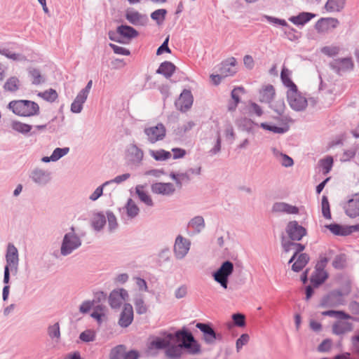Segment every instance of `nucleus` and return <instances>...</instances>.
I'll return each instance as SVG.
<instances>
[{
	"instance_id": "nucleus-52",
	"label": "nucleus",
	"mask_w": 359,
	"mask_h": 359,
	"mask_svg": "<svg viewBox=\"0 0 359 359\" xmlns=\"http://www.w3.org/2000/svg\"><path fill=\"white\" fill-rule=\"evenodd\" d=\"M135 309L138 314H144L147 311V307L142 299H136L135 302Z\"/></svg>"
},
{
	"instance_id": "nucleus-55",
	"label": "nucleus",
	"mask_w": 359,
	"mask_h": 359,
	"mask_svg": "<svg viewBox=\"0 0 359 359\" xmlns=\"http://www.w3.org/2000/svg\"><path fill=\"white\" fill-rule=\"evenodd\" d=\"M233 323L238 327H243L245 324V316L241 313H236L232 316Z\"/></svg>"
},
{
	"instance_id": "nucleus-27",
	"label": "nucleus",
	"mask_w": 359,
	"mask_h": 359,
	"mask_svg": "<svg viewBox=\"0 0 359 359\" xmlns=\"http://www.w3.org/2000/svg\"><path fill=\"white\" fill-rule=\"evenodd\" d=\"M117 33L123 38L130 40L131 39L135 38L138 35L137 31H136L132 27L128 25H121L117 28Z\"/></svg>"
},
{
	"instance_id": "nucleus-39",
	"label": "nucleus",
	"mask_w": 359,
	"mask_h": 359,
	"mask_svg": "<svg viewBox=\"0 0 359 359\" xmlns=\"http://www.w3.org/2000/svg\"><path fill=\"white\" fill-rule=\"evenodd\" d=\"M189 226L194 229L196 232H200L205 226L203 218L201 216L195 217L189 222Z\"/></svg>"
},
{
	"instance_id": "nucleus-54",
	"label": "nucleus",
	"mask_w": 359,
	"mask_h": 359,
	"mask_svg": "<svg viewBox=\"0 0 359 359\" xmlns=\"http://www.w3.org/2000/svg\"><path fill=\"white\" fill-rule=\"evenodd\" d=\"M325 227L328 229L332 233H333L335 235H343L344 234V229L339 224H332L325 225Z\"/></svg>"
},
{
	"instance_id": "nucleus-8",
	"label": "nucleus",
	"mask_w": 359,
	"mask_h": 359,
	"mask_svg": "<svg viewBox=\"0 0 359 359\" xmlns=\"http://www.w3.org/2000/svg\"><path fill=\"white\" fill-rule=\"evenodd\" d=\"M279 116L276 118V123H262L260 127L264 130L271 131L274 133H283L287 131V116L283 115L280 111Z\"/></svg>"
},
{
	"instance_id": "nucleus-44",
	"label": "nucleus",
	"mask_w": 359,
	"mask_h": 359,
	"mask_svg": "<svg viewBox=\"0 0 359 359\" xmlns=\"http://www.w3.org/2000/svg\"><path fill=\"white\" fill-rule=\"evenodd\" d=\"M333 159L330 156H327L320 161V166L324 174H327L332 169Z\"/></svg>"
},
{
	"instance_id": "nucleus-28",
	"label": "nucleus",
	"mask_w": 359,
	"mask_h": 359,
	"mask_svg": "<svg viewBox=\"0 0 359 359\" xmlns=\"http://www.w3.org/2000/svg\"><path fill=\"white\" fill-rule=\"evenodd\" d=\"M314 17L315 15L311 13L303 12L297 16L290 17L289 20L296 25H304Z\"/></svg>"
},
{
	"instance_id": "nucleus-45",
	"label": "nucleus",
	"mask_w": 359,
	"mask_h": 359,
	"mask_svg": "<svg viewBox=\"0 0 359 359\" xmlns=\"http://www.w3.org/2000/svg\"><path fill=\"white\" fill-rule=\"evenodd\" d=\"M32 179L37 183H45L48 181V175L42 170H35L32 173Z\"/></svg>"
},
{
	"instance_id": "nucleus-48",
	"label": "nucleus",
	"mask_w": 359,
	"mask_h": 359,
	"mask_svg": "<svg viewBox=\"0 0 359 359\" xmlns=\"http://www.w3.org/2000/svg\"><path fill=\"white\" fill-rule=\"evenodd\" d=\"M39 95L48 102H54L58 96L57 92L53 89H49L40 93Z\"/></svg>"
},
{
	"instance_id": "nucleus-16",
	"label": "nucleus",
	"mask_w": 359,
	"mask_h": 359,
	"mask_svg": "<svg viewBox=\"0 0 359 359\" xmlns=\"http://www.w3.org/2000/svg\"><path fill=\"white\" fill-rule=\"evenodd\" d=\"M192 103L193 97L191 92L189 90H184L175 102V105L179 110L185 111L191 107Z\"/></svg>"
},
{
	"instance_id": "nucleus-64",
	"label": "nucleus",
	"mask_w": 359,
	"mask_h": 359,
	"mask_svg": "<svg viewBox=\"0 0 359 359\" xmlns=\"http://www.w3.org/2000/svg\"><path fill=\"white\" fill-rule=\"evenodd\" d=\"M165 11L162 9L155 11L151 13V18L156 20H161L164 18Z\"/></svg>"
},
{
	"instance_id": "nucleus-15",
	"label": "nucleus",
	"mask_w": 359,
	"mask_h": 359,
	"mask_svg": "<svg viewBox=\"0 0 359 359\" xmlns=\"http://www.w3.org/2000/svg\"><path fill=\"white\" fill-rule=\"evenodd\" d=\"M286 231L289 237L293 241H300L306 233V229L299 225L296 221L289 222Z\"/></svg>"
},
{
	"instance_id": "nucleus-35",
	"label": "nucleus",
	"mask_w": 359,
	"mask_h": 359,
	"mask_svg": "<svg viewBox=\"0 0 359 359\" xmlns=\"http://www.w3.org/2000/svg\"><path fill=\"white\" fill-rule=\"evenodd\" d=\"M149 154L156 161H165L171 158V153L163 149L150 150Z\"/></svg>"
},
{
	"instance_id": "nucleus-17",
	"label": "nucleus",
	"mask_w": 359,
	"mask_h": 359,
	"mask_svg": "<svg viewBox=\"0 0 359 359\" xmlns=\"http://www.w3.org/2000/svg\"><path fill=\"white\" fill-rule=\"evenodd\" d=\"M346 215L350 217L359 216V194H356L348 200L344 206Z\"/></svg>"
},
{
	"instance_id": "nucleus-43",
	"label": "nucleus",
	"mask_w": 359,
	"mask_h": 359,
	"mask_svg": "<svg viewBox=\"0 0 359 359\" xmlns=\"http://www.w3.org/2000/svg\"><path fill=\"white\" fill-rule=\"evenodd\" d=\"M321 208H322V213L325 218L327 219H331V212H330V203L327 199V197L325 196H323L322 197V202H321Z\"/></svg>"
},
{
	"instance_id": "nucleus-60",
	"label": "nucleus",
	"mask_w": 359,
	"mask_h": 359,
	"mask_svg": "<svg viewBox=\"0 0 359 359\" xmlns=\"http://www.w3.org/2000/svg\"><path fill=\"white\" fill-rule=\"evenodd\" d=\"M332 346V341L329 339L324 340L319 346L318 351L321 352L328 351Z\"/></svg>"
},
{
	"instance_id": "nucleus-46",
	"label": "nucleus",
	"mask_w": 359,
	"mask_h": 359,
	"mask_svg": "<svg viewBox=\"0 0 359 359\" xmlns=\"http://www.w3.org/2000/svg\"><path fill=\"white\" fill-rule=\"evenodd\" d=\"M125 348L122 345H119L111 349L109 354V359H122Z\"/></svg>"
},
{
	"instance_id": "nucleus-20",
	"label": "nucleus",
	"mask_w": 359,
	"mask_h": 359,
	"mask_svg": "<svg viewBox=\"0 0 359 359\" xmlns=\"http://www.w3.org/2000/svg\"><path fill=\"white\" fill-rule=\"evenodd\" d=\"M203 332V339L207 344H212L216 340V333L208 324L198 323L196 325Z\"/></svg>"
},
{
	"instance_id": "nucleus-14",
	"label": "nucleus",
	"mask_w": 359,
	"mask_h": 359,
	"mask_svg": "<svg viewBox=\"0 0 359 359\" xmlns=\"http://www.w3.org/2000/svg\"><path fill=\"white\" fill-rule=\"evenodd\" d=\"M326 262L327 259H324L316 265V270L311 278V282L315 287L322 284L327 278V272L323 269Z\"/></svg>"
},
{
	"instance_id": "nucleus-57",
	"label": "nucleus",
	"mask_w": 359,
	"mask_h": 359,
	"mask_svg": "<svg viewBox=\"0 0 359 359\" xmlns=\"http://www.w3.org/2000/svg\"><path fill=\"white\" fill-rule=\"evenodd\" d=\"M104 316V309L101 306L97 307L96 310L91 313V316L96 319L98 323L102 321V316Z\"/></svg>"
},
{
	"instance_id": "nucleus-22",
	"label": "nucleus",
	"mask_w": 359,
	"mask_h": 359,
	"mask_svg": "<svg viewBox=\"0 0 359 359\" xmlns=\"http://www.w3.org/2000/svg\"><path fill=\"white\" fill-rule=\"evenodd\" d=\"M6 258L7 262L6 266H8V268H17L18 253L17 248L13 244H8Z\"/></svg>"
},
{
	"instance_id": "nucleus-30",
	"label": "nucleus",
	"mask_w": 359,
	"mask_h": 359,
	"mask_svg": "<svg viewBox=\"0 0 359 359\" xmlns=\"http://www.w3.org/2000/svg\"><path fill=\"white\" fill-rule=\"evenodd\" d=\"M87 97H88L79 92L74 102L72 103L71 111L74 113L81 112L83 109V104L87 100Z\"/></svg>"
},
{
	"instance_id": "nucleus-41",
	"label": "nucleus",
	"mask_w": 359,
	"mask_h": 359,
	"mask_svg": "<svg viewBox=\"0 0 359 359\" xmlns=\"http://www.w3.org/2000/svg\"><path fill=\"white\" fill-rule=\"evenodd\" d=\"M344 7V1H327L325 6L328 12H337Z\"/></svg>"
},
{
	"instance_id": "nucleus-32",
	"label": "nucleus",
	"mask_w": 359,
	"mask_h": 359,
	"mask_svg": "<svg viewBox=\"0 0 359 359\" xmlns=\"http://www.w3.org/2000/svg\"><path fill=\"white\" fill-rule=\"evenodd\" d=\"M174 339L175 337L172 334H167L163 338H156L151 344L157 348H163L168 346Z\"/></svg>"
},
{
	"instance_id": "nucleus-9",
	"label": "nucleus",
	"mask_w": 359,
	"mask_h": 359,
	"mask_svg": "<svg viewBox=\"0 0 359 359\" xmlns=\"http://www.w3.org/2000/svg\"><path fill=\"white\" fill-rule=\"evenodd\" d=\"M81 244L80 239L74 233L66 234L61 247L62 255H67L70 254L74 250L79 248Z\"/></svg>"
},
{
	"instance_id": "nucleus-2",
	"label": "nucleus",
	"mask_w": 359,
	"mask_h": 359,
	"mask_svg": "<svg viewBox=\"0 0 359 359\" xmlns=\"http://www.w3.org/2000/svg\"><path fill=\"white\" fill-rule=\"evenodd\" d=\"M8 108L14 114L19 116L29 117L39 114V106L31 100H12L8 103Z\"/></svg>"
},
{
	"instance_id": "nucleus-50",
	"label": "nucleus",
	"mask_w": 359,
	"mask_h": 359,
	"mask_svg": "<svg viewBox=\"0 0 359 359\" xmlns=\"http://www.w3.org/2000/svg\"><path fill=\"white\" fill-rule=\"evenodd\" d=\"M339 51V48L338 46H325L322 48L321 52L328 56H334L338 54Z\"/></svg>"
},
{
	"instance_id": "nucleus-4",
	"label": "nucleus",
	"mask_w": 359,
	"mask_h": 359,
	"mask_svg": "<svg viewBox=\"0 0 359 359\" xmlns=\"http://www.w3.org/2000/svg\"><path fill=\"white\" fill-rule=\"evenodd\" d=\"M287 98L289 105L295 111H302L308 105L306 98L298 90L297 86L287 90Z\"/></svg>"
},
{
	"instance_id": "nucleus-47",
	"label": "nucleus",
	"mask_w": 359,
	"mask_h": 359,
	"mask_svg": "<svg viewBox=\"0 0 359 359\" xmlns=\"http://www.w3.org/2000/svg\"><path fill=\"white\" fill-rule=\"evenodd\" d=\"M126 210L128 215L131 217L136 216L139 212L138 207L132 199L128 201Z\"/></svg>"
},
{
	"instance_id": "nucleus-61",
	"label": "nucleus",
	"mask_w": 359,
	"mask_h": 359,
	"mask_svg": "<svg viewBox=\"0 0 359 359\" xmlns=\"http://www.w3.org/2000/svg\"><path fill=\"white\" fill-rule=\"evenodd\" d=\"M243 63L246 68L252 69L254 67L255 62L252 57L250 55H246L243 57Z\"/></svg>"
},
{
	"instance_id": "nucleus-10",
	"label": "nucleus",
	"mask_w": 359,
	"mask_h": 359,
	"mask_svg": "<svg viewBox=\"0 0 359 359\" xmlns=\"http://www.w3.org/2000/svg\"><path fill=\"white\" fill-rule=\"evenodd\" d=\"M191 246L189 240L179 235L175 242L174 254L177 259L184 258L188 253Z\"/></svg>"
},
{
	"instance_id": "nucleus-38",
	"label": "nucleus",
	"mask_w": 359,
	"mask_h": 359,
	"mask_svg": "<svg viewBox=\"0 0 359 359\" xmlns=\"http://www.w3.org/2000/svg\"><path fill=\"white\" fill-rule=\"evenodd\" d=\"M244 92H245V90L243 87L235 88L231 91V97L233 100V103L229 105V110L233 111L236 108L238 104L240 102L239 94L243 93Z\"/></svg>"
},
{
	"instance_id": "nucleus-18",
	"label": "nucleus",
	"mask_w": 359,
	"mask_h": 359,
	"mask_svg": "<svg viewBox=\"0 0 359 359\" xmlns=\"http://www.w3.org/2000/svg\"><path fill=\"white\" fill-rule=\"evenodd\" d=\"M133 320V309L130 304H126L121 313L118 324L123 327L129 326Z\"/></svg>"
},
{
	"instance_id": "nucleus-51",
	"label": "nucleus",
	"mask_w": 359,
	"mask_h": 359,
	"mask_svg": "<svg viewBox=\"0 0 359 359\" xmlns=\"http://www.w3.org/2000/svg\"><path fill=\"white\" fill-rule=\"evenodd\" d=\"M110 182H105L103 183L101 186L98 187L95 191L90 196V199L91 201H96L97 198H99L103 193V188L109 184Z\"/></svg>"
},
{
	"instance_id": "nucleus-63",
	"label": "nucleus",
	"mask_w": 359,
	"mask_h": 359,
	"mask_svg": "<svg viewBox=\"0 0 359 359\" xmlns=\"http://www.w3.org/2000/svg\"><path fill=\"white\" fill-rule=\"evenodd\" d=\"M168 37L164 41L163 44L157 49L156 54L157 55H161L163 53H170V49L169 48L168 46Z\"/></svg>"
},
{
	"instance_id": "nucleus-24",
	"label": "nucleus",
	"mask_w": 359,
	"mask_h": 359,
	"mask_svg": "<svg viewBox=\"0 0 359 359\" xmlns=\"http://www.w3.org/2000/svg\"><path fill=\"white\" fill-rule=\"evenodd\" d=\"M272 210L275 212L286 214H297L299 212L298 208L283 202L276 203L273 205Z\"/></svg>"
},
{
	"instance_id": "nucleus-19",
	"label": "nucleus",
	"mask_w": 359,
	"mask_h": 359,
	"mask_svg": "<svg viewBox=\"0 0 359 359\" xmlns=\"http://www.w3.org/2000/svg\"><path fill=\"white\" fill-rule=\"evenodd\" d=\"M126 18L130 23L135 26L144 25L148 20L146 15L133 10H128L126 11Z\"/></svg>"
},
{
	"instance_id": "nucleus-23",
	"label": "nucleus",
	"mask_w": 359,
	"mask_h": 359,
	"mask_svg": "<svg viewBox=\"0 0 359 359\" xmlns=\"http://www.w3.org/2000/svg\"><path fill=\"white\" fill-rule=\"evenodd\" d=\"M276 95L274 87L268 84L262 87L259 92V100L262 102L269 103L271 102Z\"/></svg>"
},
{
	"instance_id": "nucleus-42",
	"label": "nucleus",
	"mask_w": 359,
	"mask_h": 359,
	"mask_svg": "<svg viewBox=\"0 0 359 359\" xmlns=\"http://www.w3.org/2000/svg\"><path fill=\"white\" fill-rule=\"evenodd\" d=\"M336 65L339 70L345 71L351 69L353 67L352 60L350 58H343L336 60Z\"/></svg>"
},
{
	"instance_id": "nucleus-3",
	"label": "nucleus",
	"mask_w": 359,
	"mask_h": 359,
	"mask_svg": "<svg viewBox=\"0 0 359 359\" xmlns=\"http://www.w3.org/2000/svg\"><path fill=\"white\" fill-rule=\"evenodd\" d=\"M322 316H334L337 320L332 325V332L337 335L344 334L352 330V324L348 321L351 316L341 311L329 310L321 313Z\"/></svg>"
},
{
	"instance_id": "nucleus-13",
	"label": "nucleus",
	"mask_w": 359,
	"mask_h": 359,
	"mask_svg": "<svg viewBox=\"0 0 359 359\" xmlns=\"http://www.w3.org/2000/svg\"><path fill=\"white\" fill-rule=\"evenodd\" d=\"M128 298V292L123 288L113 290L109 297L110 306L114 309H118Z\"/></svg>"
},
{
	"instance_id": "nucleus-37",
	"label": "nucleus",
	"mask_w": 359,
	"mask_h": 359,
	"mask_svg": "<svg viewBox=\"0 0 359 359\" xmlns=\"http://www.w3.org/2000/svg\"><path fill=\"white\" fill-rule=\"evenodd\" d=\"M273 152L283 166L289 167L293 165V160L290 156L280 153L276 149H273Z\"/></svg>"
},
{
	"instance_id": "nucleus-56",
	"label": "nucleus",
	"mask_w": 359,
	"mask_h": 359,
	"mask_svg": "<svg viewBox=\"0 0 359 359\" xmlns=\"http://www.w3.org/2000/svg\"><path fill=\"white\" fill-rule=\"evenodd\" d=\"M110 46L113 49L114 52L116 54L123 55H129L130 54V50L123 47L118 46L117 45L112 44V43H110Z\"/></svg>"
},
{
	"instance_id": "nucleus-36",
	"label": "nucleus",
	"mask_w": 359,
	"mask_h": 359,
	"mask_svg": "<svg viewBox=\"0 0 359 359\" xmlns=\"http://www.w3.org/2000/svg\"><path fill=\"white\" fill-rule=\"evenodd\" d=\"M79 339L85 343L94 341L96 339L95 330L91 329L86 330L80 334Z\"/></svg>"
},
{
	"instance_id": "nucleus-21",
	"label": "nucleus",
	"mask_w": 359,
	"mask_h": 359,
	"mask_svg": "<svg viewBox=\"0 0 359 359\" xmlns=\"http://www.w3.org/2000/svg\"><path fill=\"white\" fill-rule=\"evenodd\" d=\"M151 191L157 194L170 195L174 193L175 189L172 183L158 182L152 184Z\"/></svg>"
},
{
	"instance_id": "nucleus-26",
	"label": "nucleus",
	"mask_w": 359,
	"mask_h": 359,
	"mask_svg": "<svg viewBox=\"0 0 359 359\" xmlns=\"http://www.w3.org/2000/svg\"><path fill=\"white\" fill-rule=\"evenodd\" d=\"M20 86L21 83L20 79L17 76H13L6 81L3 88L5 91L13 93L17 92Z\"/></svg>"
},
{
	"instance_id": "nucleus-12",
	"label": "nucleus",
	"mask_w": 359,
	"mask_h": 359,
	"mask_svg": "<svg viewBox=\"0 0 359 359\" xmlns=\"http://www.w3.org/2000/svg\"><path fill=\"white\" fill-rule=\"evenodd\" d=\"M339 25V22L336 18H323L316 22L315 29L318 33H327L337 28Z\"/></svg>"
},
{
	"instance_id": "nucleus-5",
	"label": "nucleus",
	"mask_w": 359,
	"mask_h": 359,
	"mask_svg": "<svg viewBox=\"0 0 359 359\" xmlns=\"http://www.w3.org/2000/svg\"><path fill=\"white\" fill-rule=\"evenodd\" d=\"M174 337L182 342L179 344L182 346V348H187L192 354L198 353L200 351V346L194 339L191 333L187 331H180L176 332Z\"/></svg>"
},
{
	"instance_id": "nucleus-11",
	"label": "nucleus",
	"mask_w": 359,
	"mask_h": 359,
	"mask_svg": "<svg viewBox=\"0 0 359 359\" xmlns=\"http://www.w3.org/2000/svg\"><path fill=\"white\" fill-rule=\"evenodd\" d=\"M144 133L147 136L148 140L154 144L164 138L165 136V128L162 123H159L156 126L145 128Z\"/></svg>"
},
{
	"instance_id": "nucleus-7",
	"label": "nucleus",
	"mask_w": 359,
	"mask_h": 359,
	"mask_svg": "<svg viewBox=\"0 0 359 359\" xmlns=\"http://www.w3.org/2000/svg\"><path fill=\"white\" fill-rule=\"evenodd\" d=\"M345 302L344 294L339 290H334L321 299L320 306L323 308H335L344 305Z\"/></svg>"
},
{
	"instance_id": "nucleus-1",
	"label": "nucleus",
	"mask_w": 359,
	"mask_h": 359,
	"mask_svg": "<svg viewBox=\"0 0 359 359\" xmlns=\"http://www.w3.org/2000/svg\"><path fill=\"white\" fill-rule=\"evenodd\" d=\"M283 246L285 252H294L293 256L289 261L290 263L294 262L292 265V269L296 272L301 271L307 264L309 260V257L307 254L301 253L305 248L304 245L300 243L287 241L283 243Z\"/></svg>"
},
{
	"instance_id": "nucleus-53",
	"label": "nucleus",
	"mask_w": 359,
	"mask_h": 359,
	"mask_svg": "<svg viewBox=\"0 0 359 359\" xmlns=\"http://www.w3.org/2000/svg\"><path fill=\"white\" fill-rule=\"evenodd\" d=\"M13 128L21 133H28L31 130L32 128L29 125L22 123L20 122H16L13 123Z\"/></svg>"
},
{
	"instance_id": "nucleus-31",
	"label": "nucleus",
	"mask_w": 359,
	"mask_h": 359,
	"mask_svg": "<svg viewBox=\"0 0 359 359\" xmlns=\"http://www.w3.org/2000/svg\"><path fill=\"white\" fill-rule=\"evenodd\" d=\"M290 76L291 72L285 67H283L280 73V79L284 86L287 88V90H290L297 86L292 81Z\"/></svg>"
},
{
	"instance_id": "nucleus-25",
	"label": "nucleus",
	"mask_w": 359,
	"mask_h": 359,
	"mask_svg": "<svg viewBox=\"0 0 359 359\" xmlns=\"http://www.w3.org/2000/svg\"><path fill=\"white\" fill-rule=\"evenodd\" d=\"M128 159L133 163H140L143 158L144 153L135 144H131L127 150Z\"/></svg>"
},
{
	"instance_id": "nucleus-59",
	"label": "nucleus",
	"mask_w": 359,
	"mask_h": 359,
	"mask_svg": "<svg viewBox=\"0 0 359 359\" xmlns=\"http://www.w3.org/2000/svg\"><path fill=\"white\" fill-rule=\"evenodd\" d=\"M170 177L173 179L179 187H181L182 182L184 180H188L189 177L185 174L175 175L171 174Z\"/></svg>"
},
{
	"instance_id": "nucleus-49",
	"label": "nucleus",
	"mask_w": 359,
	"mask_h": 359,
	"mask_svg": "<svg viewBox=\"0 0 359 359\" xmlns=\"http://www.w3.org/2000/svg\"><path fill=\"white\" fill-rule=\"evenodd\" d=\"M48 334L50 338L52 339H58L60 337V325L58 323H55L54 325L50 326L48 327Z\"/></svg>"
},
{
	"instance_id": "nucleus-6",
	"label": "nucleus",
	"mask_w": 359,
	"mask_h": 359,
	"mask_svg": "<svg viewBox=\"0 0 359 359\" xmlns=\"http://www.w3.org/2000/svg\"><path fill=\"white\" fill-rule=\"evenodd\" d=\"M233 264L229 261L224 262L218 270L213 274L214 279L221 286L227 289L229 276L233 273Z\"/></svg>"
},
{
	"instance_id": "nucleus-62",
	"label": "nucleus",
	"mask_w": 359,
	"mask_h": 359,
	"mask_svg": "<svg viewBox=\"0 0 359 359\" xmlns=\"http://www.w3.org/2000/svg\"><path fill=\"white\" fill-rule=\"evenodd\" d=\"M93 306V302L86 301L81 304L79 310L81 313H86L90 310Z\"/></svg>"
},
{
	"instance_id": "nucleus-58",
	"label": "nucleus",
	"mask_w": 359,
	"mask_h": 359,
	"mask_svg": "<svg viewBox=\"0 0 359 359\" xmlns=\"http://www.w3.org/2000/svg\"><path fill=\"white\" fill-rule=\"evenodd\" d=\"M249 341V336L247 334H242L236 341V348L238 351L245 345Z\"/></svg>"
},
{
	"instance_id": "nucleus-33",
	"label": "nucleus",
	"mask_w": 359,
	"mask_h": 359,
	"mask_svg": "<svg viewBox=\"0 0 359 359\" xmlns=\"http://www.w3.org/2000/svg\"><path fill=\"white\" fill-rule=\"evenodd\" d=\"M175 70V66L170 62H163L158 69L157 73L163 74L166 78L170 77Z\"/></svg>"
},
{
	"instance_id": "nucleus-40",
	"label": "nucleus",
	"mask_w": 359,
	"mask_h": 359,
	"mask_svg": "<svg viewBox=\"0 0 359 359\" xmlns=\"http://www.w3.org/2000/svg\"><path fill=\"white\" fill-rule=\"evenodd\" d=\"M166 355L171 358H178L182 353V348L181 346H169L165 351Z\"/></svg>"
},
{
	"instance_id": "nucleus-34",
	"label": "nucleus",
	"mask_w": 359,
	"mask_h": 359,
	"mask_svg": "<svg viewBox=\"0 0 359 359\" xmlns=\"http://www.w3.org/2000/svg\"><path fill=\"white\" fill-rule=\"evenodd\" d=\"M136 193L138 195L140 199L146 203L148 205H152L153 202L150 197V196L148 194V193L144 190V187L142 185H137L135 188Z\"/></svg>"
},
{
	"instance_id": "nucleus-29",
	"label": "nucleus",
	"mask_w": 359,
	"mask_h": 359,
	"mask_svg": "<svg viewBox=\"0 0 359 359\" xmlns=\"http://www.w3.org/2000/svg\"><path fill=\"white\" fill-rule=\"evenodd\" d=\"M69 149L68 147L65 148H56L52 155L50 157L45 156L42 158V161L45 163H48L51 161H56L59 160L62 156H65L69 152Z\"/></svg>"
}]
</instances>
